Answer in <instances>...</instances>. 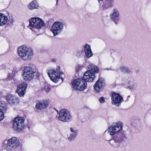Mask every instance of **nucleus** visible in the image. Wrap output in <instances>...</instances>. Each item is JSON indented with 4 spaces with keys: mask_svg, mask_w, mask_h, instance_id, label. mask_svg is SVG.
Returning <instances> with one entry per match:
<instances>
[{
    "mask_svg": "<svg viewBox=\"0 0 151 151\" xmlns=\"http://www.w3.org/2000/svg\"><path fill=\"white\" fill-rule=\"evenodd\" d=\"M122 129V124L121 122L113 123L107 129L104 133L105 134L107 132L110 135L112 136V139L109 140L110 143L113 146H119L121 142V137L119 136V133Z\"/></svg>",
    "mask_w": 151,
    "mask_h": 151,
    "instance_id": "nucleus-1",
    "label": "nucleus"
},
{
    "mask_svg": "<svg viewBox=\"0 0 151 151\" xmlns=\"http://www.w3.org/2000/svg\"><path fill=\"white\" fill-rule=\"evenodd\" d=\"M17 54L19 59L24 61H27L32 59L34 52L31 47L23 45L18 47Z\"/></svg>",
    "mask_w": 151,
    "mask_h": 151,
    "instance_id": "nucleus-2",
    "label": "nucleus"
},
{
    "mask_svg": "<svg viewBox=\"0 0 151 151\" xmlns=\"http://www.w3.org/2000/svg\"><path fill=\"white\" fill-rule=\"evenodd\" d=\"M22 72V77L26 81H31L38 76V73L36 69L32 66L25 67Z\"/></svg>",
    "mask_w": 151,
    "mask_h": 151,
    "instance_id": "nucleus-3",
    "label": "nucleus"
},
{
    "mask_svg": "<svg viewBox=\"0 0 151 151\" xmlns=\"http://www.w3.org/2000/svg\"><path fill=\"white\" fill-rule=\"evenodd\" d=\"M29 21V28L36 32H38L40 29L45 26L43 21L39 18H32Z\"/></svg>",
    "mask_w": 151,
    "mask_h": 151,
    "instance_id": "nucleus-4",
    "label": "nucleus"
},
{
    "mask_svg": "<svg viewBox=\"0 0 151 151\" xmlns=\"http://www.w3.org/2000/svg\"><path fill=\"white\" fill-rule=\"evenodd\" d=\"M88 70L86 72L82 79L86 82H91L94 79V73H98L99 70L96 66L92 64L88 65Z\"/></svg>",
    "mask_w": 151,
    "mask_h": 151,
    "instance_id": "nucleus-5",
    "label": "nucleus"
},
{
    "mask_svg": "<svg viewBox=\"0 0 151 151\" xmlns=\"http://www.w3.org/2000/svg\"><path fill=\"white\" fill-rule=\"evenodd\" d=\"M59 67H57L56 70L51 69L48 70L47 72L48 75L50 79L54 82H58L60 79L61 80L62 82L63 78L60 77V75L63 74L62 72L60 71Z\"/></svg>",
    "mask_w": 151,
    "mask_h": 151,
    "instance_id": "nucleus-6",
    "label": "nucleus"
},
{
    "mask_svg": "<svg viewBox=\"0 0 151 151\" xmlns=\"http://www.w3.org/2000/svg\"><path fill=\"white\" fill-rule=\"evenodd\" d=\"M72 84L75 90L80 91H83L87 88L86 81L82 78L74 80L72 82Z\"/></svg>",
    "mask_w": 151,
    "mask_h": 151,
    "instance_id": "nucleus-7",
    "label": "nucleus"
},
{
    "mask_svg": "<svg viewBox=\"0 0 151 151\" xmlns=\"http://www.w3.org/2000/svg\"><path fill=\"white\" fill-rule=\"evenodd\" d=\"M64 25V23L62 22L56 21L54 22L52 25L51 29L54 36L60 34L63 31Z\"/></svg>",
    "mask_w": 151,
    "mask_h": 151,
    "instance_id": "nucleus-8",
    "label": "nucleus"
},
{
    "mask_svg": "<svg viewBox=\"0 0 151 151\" xmlns=\"http://www.w3.org/2000/svg\"><path fill=\"white\" fill-rule=\"evenodd\" d=\"M20 144L18 139L15 137H12L7 141L6 148L8 150L15 151Z\"/></svg>",
    "mask_w": 151,
    "mask_h": 151,
    "instance_id": "nucleus-9",
    "label": "nucleus"
},
{
    "mask_svg": "<svg viewBox=\"0 0 151 151\" xmlns=\"http://www.w3.org/2000/svg\"><path fill=\"white\" fill-rule=\"evenodd\" d=\"M71 116L69 111L66 109H61L58 113V120L64 122H68L70 121Z\"/></svg>",
    "mask_w": 151,
    "mask_h": 151,
    "instance_id": "nucleus-10",
    "label": "nucleus"
},
{
    "mask_svg": "<svg viewBox=\"0 0 151 151\" xmlns=\"http://www.w3.org/2000/svg\"><path fill=\"white\" fill-rule=\"evenodd\" d=\"M84 50L83 49L78 51L76 54V56L79 57L83 56L84 52L87 58L91 57L93 54L91 50L90 46L88 44H86L83 46Z\"/></svg>",
    "mask_w": 151,
    "mask_h": 151,
    "instance_id": "nucleus-11",
    "label": "nucleus"
},
{
    "mask_svg": "<svg viewBox=\"0 0 151 151\" xmlns=\"http://www.w3.org/2000/svg\"><path fill=\"white\" fill-rule=\"evenodd\" d=\"M24 119L21 117H18L14 119L13 122V128L15 131H19L24 128Z\"/></svg>",
    "mask_w": 151,
    "mask_h": 151,
    "instance_id": "nucleus-12",
    "label": "nucleus"
},
{
    "mask_svg": "<svg viewBox=\"0 0 151 151\" xmlns=\"http://www.w3.org/2000/svg\"><path fill=\"white\" fill-rule=\"evenodd\" d=\"M111 97L112 104L117 106H119L124 101L123 98L119 94L114 92H112Z\"/></svg>",
    "mask_w": 151,
    "mask_h": 151,
    "instance_id": "nucleus-13",
    "label": "nucleus"
},
{
    "mask_svg": "<svg viewBox=\"0 0 151 151\" xmlns=\"http://www.w3.org/2000/svg\"><path fill=\"white\" fill-rule=\"evenodd\" d=\"M120 15L119 10L116 8H114L110 14V17L116 24H117L120 21L119 18Z\"/></svg>",
    "mask_w": 151,
    "mask_h": 151,
    "instance_id": "nucleus-14",
    "label": "nucleus"
},
{
    "mask_svg": "<svg viewBox=\"0 0 151 151\" xmlns=\"http://www.w3.org/2000/svg\"><path fill=\"white\" fill-rule=\"evenodd\" d=\"M7 104L3 101H0V122L4 118V113L7 110Z\"/></svg>",
    "mask_w": 151,
    "mask_h": 151,
    "instance_id": "nucleus-15",
    "label": "nucleus"
},
{
    "mask_svg": "<svg viewBox=\"0 0 151 151\" xmlns=\"http://www.w3.org/2000/svg\"><path fill=\"white\" fill-rule=\"evenodd\" d=\"M8 102L13 106L18 104L19 100L15 96L9 95L6 99Z\"/></svg>",
    "mask_w": 151,
    "mask_h": 151,
    "instance_id": "nucleus-16",
    "label": "nucleus"
},
{
    "mask_svg": "<svg viewBox=\"0 0 151 151\" xmlns=\"http://www.w3.org/2000/svg\"><path fill=\"white\" fill-rule=\"evenodd\" d=\"M104 86V83L101 79H99L94 85L95 90L97 93L99 92Z\"/></svg>",
    "mask_w": 151,
    "mask_h": 151,
    "instance_id": "nucleus-17",
    "label": "nucleus"
},
{
    "mask_svg": "<svg viewBox=\"0 0 151 151\" xmlns=\"http://www.w3.org/2000/svg\"><path fill=\"white\" fill-rule=\"evenodd\" d=\"M48 103L46 100L38 101L36 103V108L39 109H44L46 108L48 105Z\"/></svg>",
    "mask_w": 151,
    "mask_h": 151,
    "instance_id": "nucleus-18",
    "label": "nucleus"
},
{
    "mask_svg": "<svg viewBox=\"0 0 151 151\" xmlns=\"http://www.w3.org/2000/svg\"><path fill=\"white\" fill-rule=\"evenodd\" d=\"M114 3V0H105L102 6V9H107L113 6Z\"/></svg>",
    "mask_w": 151,
    "mask_h": 151,
    "instance_id": "nucleus-19",
    "label": "nucleus"
},
{
    "mask_svg": "<svg viewBox=\"0 0 151 151\" xmlns=\"http://www.w3.org/2000/svg\"><path fill=\"white\" fill-rule=\"evenodd\" d=\"M70 133L68 139L70 140H72L76 137L78 135V130H75L72 127L70 128Z\"/></svg>",
    "mask_w": 151,
    "mask_h": 151,
    "instance_id": "nucleus-20",
    "label": "nucleus"
},
{
    "mask_svg": "<svg viewBox=\"0 0 151 151\" xmlns=\"http://www.w3.org/2000/svg\"><path fill=\"white\" fill-rule=\"evenodd\" d=\"M7 20L6 16H5L4 14L0 13V26L5 24L7 22Z\"/></svg>",
    "mask_w": 151,
    "mask_h": 151,
    "instance_id": "nucleus-21",
    "label": "nucleus"
},
{
    "mask_svg": "<svg viewBox=\"0 0 151 151\" xmlns=\"http://www.w3.org/2000/svg\"><path fill=\"white\" fill-rule=\"evenodd\" d=\"M28 7L30 9H37L38 5L35 1H33L29 4Z\"/></svg>",
    "mask_w": 151,
    "mask_h": 151,
    "instance_id": "nucleus-22",
    "label": "nucleus"
},
{
    "mask_svg": "<svg viewBox=\"0 0 151 151\" xmlns=\"http://www.w3.org/2000/svg\"><path fill=\"white\" fill-rule=\"evenodd\" d=\"M27 84L25 82H23L20 84L17 87V89L23 90L24 91H26V89Z\"/></svg>",
    "mask_w": 151,
    "mask_h": 151,
    "instance_id": "nucleus-23",
    "label": "nucleus"
},
{
    "mask_svg": "<svg viewBox=\"0 0 151 151\" xmlns=\"http://www.w3.org/2000/svg\"><path fill=\"white\" fill-rule=\"evenodd\" d=\"M137 84L136 83L134 82L129 85L127 88L130 90H134L137 88Z\"/></svg>",
    "mask_w": 151,
    "mask_h": 151,
    "instance_id": "nucleus-24",
    "label": "nucleus"
},
{
    "mask_svg": "<svg viewBox=\"0 0 151 151\" xmlns=\"http://www.w3.org/2000/svg\"><path fill=\"white\" fill-rule=\"evenodd\" d=\"M42 90L47 92H48L50 90V85L47 83H45L44 86L42 87Z\"/></svg>",
    "mask_w": 151,
    "mask_h": 151,
    "instance_id": "nucleus-25",
    "label": "nucleus"
},
{
    "mask_svg": "<svg viewBox=\"0 0 151 151\" xmlns=\"http://www.w3.org/2000/svg\"><path fill=\"white\" fill-rule=\"evenodd\" d=\"M16 91L20 97H23L26 92V91H24L23 90L18 89H17Z\"/></svg>",
    "mask_w": 151,
    "mask_h": 151,
    "instance_id": "nucleus-26",
    "label": "nucleus"
},
{
    "mask_svg": "<svg viewBox=\"0 0 151 151\" xmlns=\"http://www.w3.org/2000/svg\"><path fill=\"white\" fill-rule=\"evenodd\" d=\"M120 70L124 73H129L130 72V70L126 66L121 67L120 68Z\"/></svg>",
    "mask_w": 151,
    "mask_h": 151,
    "instance_id": "nucleus-27",
    "label": "nucleus"
},
{
    "mask_svg": "<svg viewBox=\"0 0 151 151\" xmlns=\"http://www.w3.org/2000/svg\"><path fill=\"white\" fill-rule=\"evenodd\" d=\"M126 82L129 85V84H132V83H133L134 82H135L134 81L132 78L127 77L126 78Z\"/></svg>",
    "mask_w": 151,
    "mask_h": 151,
    "instance_id": "nucleus-28",
    "label": "nucleus"
},
{
    "mask_svg": "<svg viewBox=\"0 0 151 151\" xmlns=\"http://www.w3.org/2000/svg\"><path fill=\"white\" fill-rule=\"evenodd\" d=\"M14 76L11 73H9L7 78L4 79V81H9L12 79Z\"/></svg>",
    "mask_w": 151,
    "mask_h": 151,
    "instance_id": "nucleus-29",
    "label": "nucleus"
},
{
    "mask_svg": "<svg viewBox=\"0 0 151 151\" xmlns=\"http://www.w3.org/2000/svg\"><path fill=\"white\" fill-rule=\"evenodd\" d=\"M99 101L101 103H104L105 102V100L103 97H101L99 99Z\"/></svg>",
    "mask_w": 151,
    "mask_h": 151,
    "instance_id": "nucleus-30",
    "label": "nucleus"
},
{
    "mask_svg": "<svg viewBox=\"0 0 151 151\" xmlns=\"http://www.w3.org/2000/svg\"><path fill=\"white\" fill-rule=\"evenodd\" d=\"M18 71L17 69L16 68H14L13 69L12 71V73H11L14 76L15 74L18 72Z\"/></svg>",
    "mask_w": 151,
    "mask_h": 151,
    "instance_id": "nucleus-31",
    "label": "nucleus"
},
{
    "mask_svg": "<svg viewBox=\"0 0 151 151\" xmlns=\"http://www.w3.org/2000/svg\"><path fill=\"white\" fill-rule=\"evenodd\" d=\"M51 61L52 62H55L57 61V60L55 58H52L51 59Z\"/></svg>",
    "mask_w": 151,
    "mask_h": 151,
    "instance_id": "nucleus-32",
    "label": "nucleus"
},
{
    "mask_svg": "<svg viewBox=\"0 0 151 151\" xmlns=\"http://www.w3.org/2000/svg\"><path fill=\"white\" fill-rule=\"evenodd\" d=\"M8 21L11 24H12L14 20L12 19H9Z\"/></svg>",
    "mask_w": 151,
    "mask_h": 151,
    "instance_id": "nucleus-33",
    "label": "nucleus"
},
{
    "mask_svg": "<svg viewBox=\"0 0 151 151\" xmlns=\"http://www.w3.org/2000/svg\"><path fill=\"white\" fill-rule=\"evenodd\" d=\"M81 66H78V67L77 69H76V71L78 72L79 71L81 68Z\"/></svg>",
    "mask_w": 151,
    "mask_h": 151,
    "instance_id": "nucleus-34",
    "label": "nucleus"
},
{
    "mask_svg": "<svg viewBox=\"0 0 151 151\" xmlns=\"http://www.w3.org/2000/svg\"><path fill=\"white\" fill-rule=\"evenodd\" d=\"M99 3H100V1H102L103 0H98Z\"/></svg>",
    "mask_w": 151,
    "mask_h": 151,
    "instance_id": "nucleus-35",
    "label": "nucleus"
},
{
    "mask_svg": "<svg viewBox=\"0 0 151 151\" xmlns=\"http://www.w3.org/2000/svg\"><path fill=\"white\" fill-rule=\"evenodd\" d=\"M58 0H57V4L58 3Z\"/></svg>",
    "mask_w": 151,
    "mask_h": 151,
    "instance_id": "nucleus-36",
    "label": "nucleus"
}]
</instances>
